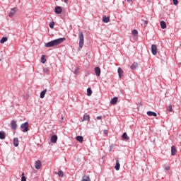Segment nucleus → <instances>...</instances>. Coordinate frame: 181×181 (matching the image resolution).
<instances>
[{"label": "nucleus", "mask_w": 181, "mask_h": 181, "mask_svg": "<svg viewBox=\"0 0 181 181\" xmlns=\"http://www.w3.org/2000/svg\"><path fill=\"white\" fill-rule=\"evenodd\" d=\"M64 40H66V38H58L52 40L45 44V47H54V46H59V45H62Z\"/></svg>", "instance_id": "1"}, {"label": "nucleus", "mask_w": 181, "mask_h": 181, "mask_svg": "<svg viewBox=\"0 0 181 181\" xmlns=\"http://www.w3.org/2000/svg\"><path fill=\"white\" fill-rule=\"evenodd\" d=\"M83 46H84V34L83 33V32H80V35H79V47H80V49H82Z\"/></svg>", "instance_id": "2"}, {"label": "nucleus", "mask_w": 181, "mask_h": 181, "mask_svg": "<svg viewBox=\"0 0 181 181\" xmlns=\"http://www.w3.org/2000/svg\"><path fill=\"white\" fill-rule=\"evenodd\" d=\"M23 132H28L29 131V122H26L21 125Z\"/></svg>", "instance_id": "3"}, {"label": "nucleus", "mask_w": 181, "mask_h": 181, "mask_svg": "<svg viewBox=\"0 0 181 181\" xmlns=\"http://www.w3.org/2000/svg\"><path fill=\"white\" fill-rule=\"evenodd\" d=\"M151 52L153 56H156L158 53V47H156V45H151Z\"/></svg>", "instance_id": "4"}, {"label": "nucleus", "mask_w": 181, "mask_h": 181, "mask_svg": "<svg viewBox=\"0 0 181 181\" xmlns=\"http://www.w3.org/2000/svg\"><path fill=\"white\" fill-rule=\"evenodd\" d=\"M16 12H18V8L15 7V8H11V10L8 14V16H10V18H12V16H15V13H16Z\"/></svg>", "instance_id": "5"}, {"label": "nucleus", "mask_w": 181, "mask_h": 181, "mask_svg": "<svg viewBox=\"0 0 181 181\" xmlns=\"http://www.w3.org/2000/svg\"><path fill=\"white\" fill-rule=\"evenodd\" d=\"M54 12L57 15H60V13H62V12H63V9H62V7H60V6H57L54 9Z\"/></svg>", "instance_id": "6"}, {"label": "nucleus", "mask_w": 181, "mask_h": 181, "mask_svg": "<svg viewBox=\"0 0 181 181\" xmlns=\"http://www.w3.org/2000/svg\"><path fill=\"white\" fill-rule=\"evenodd\" d=\"M35 169H40L42 168V163L40 160H37L35 163Z\"/></svg>", "instance_id": "7"}, {"label": "nucleus", "mask_w": 181, "mask_h": 181, "mask_svg": "<svg viewBox=\"0 0 181 181\" xmlns=\"http://www.w3.org/2000/svg\"><path fill=\"white\" fill-rule=\"evenodd\" d=\"M95 73L96 76H98V77H100V76H101V69H100V67L95 68Z\"/></svg>", "instance_id": "8"}, {"label": "nucleus", "mask_w": 181, "mask_h": 181, "mask_svg": "<svg viewBox=\"0 0 181 181\" xmlns=\"http://www.w3.org/2000/svg\"><path fill=\"white\" fill-rule=\"evenodd\" d=\"M11 127L13 129H16V128H18V124H16V122L15 120L11 121Z\"/></svg>", "instance_id": "9"}, {"label": "nucleus", "mask_w": 181, "mask_h": 181, "mask_svg": "<svg viewBox=\"0 0 181 181\" xmlns=\"http://www.w3.org/2000/svg\"><path fill=\"white\" fill-rule=\"evenodd\" d=\"M117 102H118V98L115 97L110 100V104H112V105H115V104H117Z\"/></svg>", "instance_id": "10"}, {"label": "nucleus", "mask_w": 181, "mask_h": 181, "mask_svg": "<svg viewBox=\"0 0 181 181\" xmlns=\"http://www.w3.org/2000/svg\"><path fill=\"white\" fill-rule=\"evenodd\" d=\"M13 144L16 147L19 146V139L18 138H14L13 139Z\"/></svg>", "instance_id": "11"}, {"label": "nucleus", "mask_w": 181, "mask_h": 181, "mask_svg": "<svg viewBox=\"0 0 181 181\" xmlns=\"http://www.w3.org/2000/svg\"><path fill=\"white\" fill-rule=\"evenodd\" d=\"M51 142H52V144H56V142H57V136L52 135L51 137Z\"/></svg>", "instance_id": "12"}, {"label": "nucleus", "mask_w": 181, "mask_h": 181, "mask_svg": "<svg viewBox=\"0 0 181 181\" xmlns=\"http://www.w3.org/2000/svg\"><path fill=\"white\" fill-rule=\"evenodd\" d=\"M177 152V151L176 150V147L175 146H173L171 147V155L175 156V155H176Z\"/></svg>", "instance_id": "13"}, {"label": "nucleus", "mask_w": 181, "mask_h": 181, "mask_svg": "<svg viewBox=\"0 0 181 181\" xmlns=\"http://www.w3.org/2000/svg\"><path fill=\"white\" fill-rule=\"evenodd\" d=\"M147 115L148 117H157L158 115L155 112L148 111L147 112Z\"/></svg>", "instance_id": "14"}, {"label": "nucleus", "mask_w": 181, "mask_h": 181, "mask_svg": "<svg viewBox=\"0 0 181 181\" xmlns=\"http://www.w3.org/2000/svg\"><path fill=\"white\" fill-rule=\"evenodd\" d=\"M119 168H121V165L119 164V160H116V165L115 166V169L116 170H119Z\"/></svg>", "instance_id": "15"}, {"label": "nucleus", "mask_w": 181, "mask_h": 181, "mask_svg": "<svg viewBox=\"0 0 181 181\" xmlns=\"http://www.w3.org/2000/svg\"><path fill=\"white\" fill-rule=\"evenodd\" d=\"M117 73L119 74V78H121V77H122V76H124V71H122V69L121 68L118 69Z\"/></svg>", "instance_id": "16"}, {"label": "nucleus", "mask_w": 181, "mask_h": 181, "mask_svg": "<svg viewBox=\"0 0 181 181\" xmlns=\"http://www.w3.org/2000/svg\"><path fill=\"white\" fill-rule=\"evenodd\" d=\"M76 141H78V142H80L81 144H83V141H84V139L81 136H77L76 137Z\"/></svg>", "instance_id": "17"}, {"label": "nucleus", "mask_w": 181, "mask_h": 181, "mask_svg": "<svg viewBox=\"0 0 181 181\" xmlns=\"http://www.w3.org/2000/svg\"><path fill=\"white\" fill-rule=\"evenodd\" d=\"M81 181H91V179H90V176L88 175H83Z\"/></svg>", "instance_id": "18"}, {"label": "nucleus", "mask_w": 181, "mask_h": 181, "mask_svg": "<svg viewBox=\"0 0 181 181\" xmlns=\"http://www.w3.org/2000/svg\"><path fill=\"white\" fill-rule=\"evenodd\" d=\"M160 27H161L162 29H166L167 25H166V23L165 21H161L160 23Z\"/></svg>", "instance_id": "19"}, {"label": "nucleus", "mask_w": 181, "mask_h": 181, "mask_svg": "<svg viewBox=\"0 0 181 181\" xmlns=\"http://www.w3.org/2000/svg\"><path fill=\"white\" fill-rule=\"evenodd\" d=\"M103 22H104L105 23H108V22H110V17H107L105 16H103Z\"/></svg>", "instance_id": "20"}, {"label": "nucleus", "mask_w": 181, "mask_h": 181, "mask_svg": "<svg viewBox=\"0 0 181 181\" xmlns=\"http://www.w3.org/2000/svg\"><path fill=\"white\" fill-rule=\"evenodd\" d=\"M83 121H90V115L85 114L83 115Z\"/></svg>", "instance_id": "21"}, {"label": "nucleus", "mask_w": 181, "mask_h": 181, "mask_svg": "<svg viewBox=\"0 0 181 181\" xmlns=\"http://www.w3.org/2000/svg\"><path fill=\"white\" fill-rule=\"evenodd\" d=\"M122 137L123 139H126V141H129V136H128L126 132L123 133Z\"/></svg>", "instance_id": "22"}, {"label": "nucleus", "mask_w": 181, "mask_h": 181, "mask_svg": "<svg viewBox=\"0 0 181 181\" xmlns=\"http://www.w3.org/2000/svg\"><path fill=\"white\" fill-rule=\"evenodd\" d=\"M136 67H138V63L136 62L133 63L132 65L131 66L132 70H135Z\"/></svg>", "instance_id": "23"}, {"label": "nucleus", "mask_w": 181, "mask_h": 181, "mask_svg": "<svg viewBox=\"0 0 181 181\" xmlns=\"http://www.w3.org/2000/svg\"><path fill=\"white\" fill-rule=\"evenodd\" d=\"M47 91V90L46 89H45L44 90H42L41 92V93H40V98H45V95Z\"/></svg>", "instance_id": "24"}, {"label": "nucleus", "mask_w": 181, "mask_h": 181, "mask_svg": "<svg viewBox=\"0 0 181 181\" xmlns=\"http://www.w3.org/2000/svg\"><path fill=\"white\" fill-rule=\"evenodd\" d=\"M5 42H8V37H3L1 40H0V43L4 44Z\"/></svg>", "instance_id": "25"}, {"label": "nucleus", "mask_w": 181, "mask_h": 181, "mask_svg": "<svg viewBox=\"0 0 181 181\" xmlns=\"http://www.w3.org/2000/svg\"><path fill=\"white\" fill-rule=\"evenodd\" d=\"M91 94H93V90H91V88H88L87 89V95L88 97H90V95H91Z\"/></svg>", "instance_id": "26"}, {"label": "nucleus", "mask_w": 181, "mask_h": 181, "mask_svg": "<svg viewBox=\"0 0 181 181\" xmlns=\"http://www.w3.org/2000/svg\"><path fill=\"white\" fill-rule=\"evenodd\" d=\"M58 176L59 177H64V173L63 171H62V170H59L58 172Z\"/></svg>", "instance_id": "27"}, {"label": "nucleus", "mask_w": 181, "mask_h": 181, "mask_svg": "<svg viewBox=\"0 0 181 181\" xmlns=\"http://www.w3.org/2000/svg\"><path fill=\"white\" fill-rule=\"evenodd\" d=\"M0 139H5V132H0Z\"/></svg>", "instance_id": "28"}, {"label": "nucleus", "mask_w": 181, "mask_h": 181, "mask_svg": "<svg viewBox=\"0 0 181 181\" xmlns=\"http://www.w3.org/2000/svg\"><path fill=\"white\" fill-rule=\"evenodd\" d=\"M41 62L43 63V64L46 63V56H45V55L42 56Z\"/></svg>", "instance_id": "29"}, {"label": "nucleus", "mask_w": 181, "mask_h": 181, "mask_svg": "<svg viewBox=\"0 0 181 181\" xmlns=\"http://www.w3.org/2000/svg\"><path fill=\"white\" fill-rule=\"evenodd\" d=\"M167 111H168V112H172V111H173V108L172 107V105H170L167 107Z\"/></svg>", "instance_id": "30"}, {"label": "nucleus", "mask_w": 181, "mask_h": 181, "mask_svg": "<svg viewBox=\"0 0 181 181\" xmlns=\"http://www.w3.org/2000/svg\"><path fill=\"white\" fill-rule=\"evenodd\" d=\"M49 28L51 29H54V21H52L49 23Z\"/></svg>", "instance_id": "31"}, {"label": "nucleus", "mask_w": 181, "mask_h": 181, "mask_svg": "<svg viewBox=\"0 0 181 181\" xmlns=\"http://www.w3.org/2000/svg\"><path fill=\"white\" fill-rule=\"evenodd\" d=\"M21 181H26V177H25V173H22Z\"/></svg>", "instance_id": "32"}, {"label": "nucleus", "mask_w": 181, "mask_h": 181, "mask_svg": "<svg viewBox=\"0 0 181 181\" xmlns=\"http://www.w3.org/2000/svg\"><path fill=\"white\" fill-rule=\"evenodd\" d=\"M132 35H133V36H136V35H138V30H134L132 31Z\"/></svg>", "instance_id": "33"}, {"label": "nucleus", "mask_w": 181, "mask_h": 181, "mask_svg": "<svg viewBox=\"0 0 181 181\" xmlns=\"http://www.w3.org/2000/svg\"><path fill=\"white\" fill-rule=\"evenodd\" d=\"M164 168H165V170H170V166H169L168 165H165Z\"/></svg>", "instance_id": "34"}, {"label": "nucleus", "mask_w": 181, "mask_h": 181, "mask_svg": "<svg viewBox=\"0 0 181 181\" xmlns=\"http://www.w3.org/2000/svg\"><path fill=\"white\" fill-rule=\"evenodd\" d=\"M173 2L174 4V5H177V4H179V1H177V0H173Z\"/></svg>", "instance_id": "35"}, {"label": "nucleus", "mask_w": 181, "mask_h": 181, "mask_svg": "<svg viewBox=\"0 0 181 181\" xmlns=\"http://www.w3.org/2000/svg\"><path fill=\"white\" fill-rule=\"evenodd\" d=\"M44 73H49V69L48 68H45L44 69Z\"/></svg>", "instance_id": "36"}, {"label": "nucleus", "mask_w": 181, "mask_h": 181, "mask_svg": "<svg viewBox=\"0 0 181 181\" xmlns=\"http://www.w3.org/2000/svg\"><path fill=\"white\" fill-rule=\"evenodd\" d=\"M61 119H62L61 122H64V117H63V115H62Z\"/></svg>", "instance_id": "37"}, {"label": "nucleus", "mask_w": 181, "mask_h": 181, "mask_svg": "<svg viewBox=\"0 0 181 181\" xmlns=\"http://www.w3.org/2000/svg\"><path fill=\"white\" fill-rule=\"evenodd\" d=\"M103 132L105 135H108V131L107 130H104Z\"/></svg>", "instance_id": "38"}, {"label": "nucleus", "mask_w": 181, "mask_h": 181, "mask_svg": "<svg viewBox=\"0 0 181 181\" xmlns=\"http://www.w3.org/2000/svg\"><path fill=\"white\" fill-rule=\"evenodd\" d=\"M144 26H146V25H148V21H144Z\"/></svg>", "instance_id": "39"}, {"label": "nucleus", "mask_w": 181, "mask_h": 181, "mask_svg": "<svg viewBox=\"0 0 181 181\" xmlns=\"http://www.w3.org/2000/svg\"><path fill=\"white\" fill-rule=\"evenodd\" d=\"M101 118H103V117H101V116H98V117H96V119H101Z\"/></svg>", "instance_id": "40"}, {"label": "nucleus", "mask_w": 181, "mask_h": 181, "mask_svg": "<svg viewBox=\"0 0 181 181\" xmlns=\"http://www.w3.org/2000/svg\"><path fill=\"white\" fill-rule=\"evenodd\" d=\"M74 74H78V72L77 71V70L74 71Z\"/></svg>", "instance_id": "41"}, {"label": "nucleus", "mask_w": 181, "mask_h": 181, "mask_svg": "<svg viewBox=\"0 0 181 181\" xmlns=\"http://www.w3.org/2000/svg\"><path fill=\"white\" fill-rule=\"evenodd\" d=\"M135 0H127V2H134Z\"/></svg>", "instance_id": "42"}, {"label": "nucleus", "mask_w": 181, "mask_h": 181, "mask_svg": "<svg viewBox=\"0 0 181 181\" xmlns=\"http://www.w3.org/2000/svg\"><path fill=\"white\" fill-rule=\"evenodd\" d=\"M64 2H65V4H67V2H69V0H64Z\"/></svg>", "instance_id": "43"}]
</instances>
